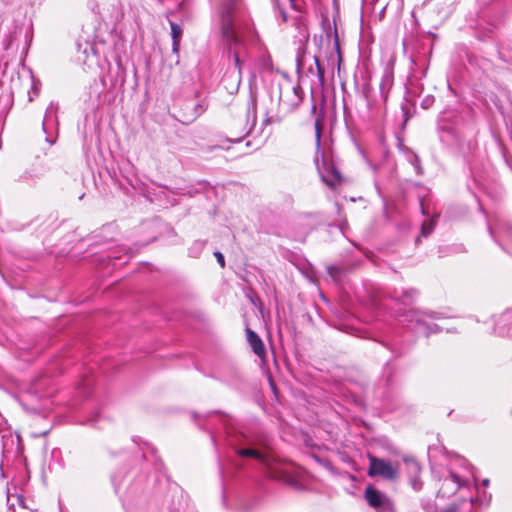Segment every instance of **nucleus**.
I'll return each mask as SVG.
<instances>
[{"instance_id": "nucleus-1", "label": "nucleus", "mask_w": 512, "mask_h": 512, "mask_svg": "<svg viewBox=\"0 0 512 512\" xmlns=\"http://www.w3.org/2000/svg\"><path fill=\"white\" fill-rule=\"evenodd\" d=\"M240 12V0H224L218 9V22L228 46L229 53L232 55L235 68L238 70L239 75L241 74V60L237 45L240 44V40L235 30V18Z\"/></svg>"}, {"instance_id": "nucleus-2", "label": "nucleus", "mask_w": 512, "mask_h": 512, "mask_svg": "<svg viewBox=\"0 0 512 512\" xmlns=\"http://www.w3.org/2000/svg\"><path fill=\"white\" fill-rule=\"evenodd\" d=\"M466 464V461L462 458H456L452 463L448 470L447 476L441 481L438 495L442 497H451L453 496L461 487L466 486L468 484V479L466 475L457 471V467L463 468Z\"/></svg>"}, {"instance_id": "nucleus-3", "label": "nucleus", "mask_w": 512, "mask_h": 512, "mask_svg": "<svg viewBox=\"0 0 512 512\" xmlns=\"http://www.w3.org/2000/svg\"><path fill=\"white\" fill-rule=\"evenodd\" d=\"M315 134H316V146H317V154L315 157V164L318 169V172L323 180L328 186L333 187L341 181L340 172L333 166L326 163L325 160L319 162V149L321 144V127L320 120H316L315 122Z\"/></svg>"}, {"instance_id": "nucleus-4", "label": "nucleus", "mask_w": 512, "mask_h": 512, "mask_svg": "<svg viewBox=\"0 0 512 512\" xmlns=\"http://www.w3.org/2000/svg\"><path fill=\"white\" fill-rule=\"evenodd\" d=\"M235 452L240 457H251L258 460L266 467L270 477L279 478L281 476L282 472L278 468V462L273 456L262 453L261 451L251 447L235 448Z\"/></svg>"}, {"instance_id": "nucleus-5", "label": "nucleus", "mask_w": 512, "mask_h": 512, "mask_svg": "<svg viewBox=\"0 0 512 512\" xmlns=\"http://www.w3.org/2000/svg\"><path fill=\"white\" fill-rule=\"evenodd\" d=\"M436 313H423L419 311L411 310L405 316L404 321L408 323V326L413 328L417 333H422L428 336L430 333L438 331V325L431 324L427 318H435Z\"/></svg>"}, {"instance_id": "nucleus-6", "label": "nucleus", "mask_w": 512, "mask_h": 512, "mask_svg": "<svg viewBox=\"0 0 512 512\" xmlns=\"http://www.w3.org/2000/svg\"><path fill=\"white\" fill-rule=\"evenodd\" d=\"M368 475L372 477L381 476L385 479L392 480L396 478L397 470L390 462L370 455Z\"/></svg>"}, {"instance_id": "nucleus-7", "label": "nucleus", "mask_w": 512, "mask_h": 512, "mask_svg": "<svg viewBox=\"0 0 512 512\" xmlns=\"http://www.w3.org/2000/svg\"><path fill=\"white\" fill-rule=\"evenodd\" d=\"M279 101L283 107L290 111L300 104L301 97L298 94L297 89L292 87L281 91Z\"/></svg>"}, {"instance_id": "nucleus-8", "label": "nucleus", "mask_w": 512, "mask_h": 512, "mask_svg": "<svg viewBox=\"0 0 512 512\" xmlns=\"http://www.w3.org/2000/svg\"><path fill=\"white\" fill-rule=\"evenodd\" d=\"M365 499L371 507L380 508L385 503V496L378 490L367 487L365 490Z\"/></svg>"}, {"instance_id": "nucleus-9", "label": "nucleus", "mask_w": 512, "mask_h": 512, "mask_svg": "<svg viewBox=\"0 0 512 512\" xmlns=\"http://www.w3.org/2000/svg\"><path fill=\"white\" fill-rule=\"evenodd\" d=\"M246 333H247V341L250 344L253 352L257 356L263 357L265 355V347H264V344H263L262 340L260 339V337L254 331H252L250 329H247Z\"/></svg>"}, {"instance_id": "nucleus-10", "label": "nucleus", "mask_w": 512, "mask_h": 512, "mask_svg": "<svg viewBox=\"0 0 512 512\" xmlns=\"http://www.w3.org/2000/svg\"><path fill=\"white\" fill-rule=\"evenodd\" d=\"M170 27H171V36H172V40H173L172 49H173L174 53H178L179 46H180V39L182 36V29L178 24H176L174 22H170Z\"/></svg>"}, {"instance_id": "nucleus-11", "label": "nucleus", "mask_w": 512, "mask_h": 512, "mask_svg": "<svg viewBox=\"0 0 512 512\" xmlns=\"http://www.w3.org/2000/svg\"><path fill=\"white\" fill-rule=\"evenodd\" d=\"M409 477L419 476L421 472V466L414 458H406L404 460Z\"/></svg>"}, {"instance_id": "nucleus-12", "label": "nucleus", "mask_w": 512, "mask_h": 512, "mask_svg": "<svg viewBox=\"0 0 512 512\" xmlns=\"http://www.w3.org/2000/svg\"><path fill=\"white\" fill-rule=\"evenodd\" d=\"M391 85H392V75L390 73H386L382 77L381 84H380L381 98H382L383 102H385L387 99V92H388L389 88L391 87Z\"/></svg>"}, {"instance_id": "nucleus-13", "label": "nucleus", "mask_w": 512, "mask_h": 512, "mask_svg": "<svg viewBox=\"0 0 512 512\" xmlns=\"http://www.w3.org/2000/svg\"><path fill=\"white\" fill-rule=\"evenodd\" d=\"M313 59H314V63H315V70L313 67H310L309 72L312 74H314V72H315L319 81L323 82L324 81V73H325L324 68L321 66L319 59L316 56H314Z\"/></svg>"}, {"instance_id": "nucleus-14", "label": "nucleus", "mask_w": 512, "mask_h": 512, "mask_svg": "<svg viewBox=\"0 0 512 512\" xmlns=\"http://www.w3.org/2000/svg\"><path fill=\"white\" fill-rule=\"evenodd\" d=\"M434 220L426 221L422 224L421 234L422 236H428L434 229Z\"/></svg>"}, {"instance_id": "nucleus-15", "label": "nucleus", "mask_w": 512, "mask_h": 512, "mask_svg": "<svg viewBox=\"0 0 512 512\" xmlns=\"http://www.w3.org/2000/svg\"><path fill=\"white\" fill-rule=\"evenodd\" d=\"M252 117V121L249 125V128L247 130V133L250 132V130L253 128V126L256 123V107L254 104H252L251 109L248 110V117Z\"/></svg>"}, {"instance_id": "nucleus-16", "label": "nucleus", "mask_w": 512, "mask_h": 512, "mask_svg": "<svg viewBox=\"0 0 512 512\" xmlns=\"http://www.w3.org/2000/svg\"><path fill=\"white\" fill-rule=\"evenodd\" d=\"M365 96L367 98V105L370 110H374L377 107V103L371 99L370 90L365 89Z\"/></svg>"}, {"instance_id": "nucleus-17", "label": "nucleus", "mask_w": 512, "mask_h": 512, "mask_svg": "<svg viewBox=\"0 0 512 512\" xmlns=\"http://www.w3.org/2000/svg\"><path fill=\"white\" fill-rule=\"evenodd\" d=\"M281 118L277 115H266V117L264 118L263 120V123L265 125H269V124H272V123H277V122H280Z\"/></svg>"}, {"instance_id": "nucleus-18", "label": "nucleus", "mask_w": 512, "mask_h": 512, "mask_svg": "<svg viewBox=\"0 0 512 512\" xmlns=\"http://www.w3.org/2000/svg\"><path fill=\"white\" fill-rule=\"evenodd\" d=\"M410 483L414 490L419 491L422 488V482L418 476L410 477Z\"/></svg>"}, {"instance_id": "nucleus-19", "label": "nucleus", "mask_w": 512, "mask_h": 512, "mask_svg": "<svg viewBox=\"0 0 512 512\" xmlns=\"http://www.w3.org/2000/svg\"><path fill=\"white\" fill-rule=\"evenodd\" d=\"M214 255H215V257H216V259H217L218 263L220 264V266H221V267H224V265H225V261H224V256H223V254H222V253H220V252H215V253H214Z\"/></svg>"}, {"instance_id": "nucleus-20", "label": "nucleus", "mask_w": 512, "mask_h": 512, "mask_svg": "<svg viewBox=\"0 0 512 512\" xmlns=\"http://www.w3.org/2000/svg\"><path fill=\"white\" fill-rule=\"evenodd\" d=\"M414 162H413V165L416 167L417 169V172L420 173V167L418 166V163H419V159L417 156H414Z\"/></svg>"}, {"instance_id": "nucleus-21", "label": "nucleus", "mask_w": 512, "mask_h": 512, "mask_svg": "<svg viewBox=\"0 0 512 512\" xmlns=\"http://www.w3.org/2000/svg\"><path fill=\"white\" fill-rule=\"evenodd\" d=\"M47 120H48V112L46 113V116H45L44 121H43V128H44V129H45V126H46Z\"/></svg>"}, {"instance_id": "nucleus-22", "label": "nucleus", "mask_w": 512, "mask_h": 512, "mask_svg": "<svg viewBox=\"0 0 512 512\" xmlns=\"http://www.w3.org/2000/svg\"><path fill=\"white\" fill-rule=\"evenodd\" d=\"M415 294H416V291L415 290H411L409 292V294H407V296L412 297V295H415Z\"/></svg>"}, {"instance_id": "nucleus-23", "label": "nucleus", "mask_w": 512, "mask_h": 512, "mask_svg": "<svg viewBox=\"0 0 512 512\" xmlns=\"http://www.w3.org/2000/svg\"><path fill=\"white\" fill-rule=\"evenodd\" d=\"M482 483H483L484 486H488L489 485V480L488 479H484Z\"/></svg>"}, {"instance_id": "nucleus-24", "label": "nucleus", "mask_w": 512, "mask_h": 512, "mask_svg": "<svg viewBox=\"0 0 512 512\" xmlns=\"http://www.w3.org/2000/svg\"><path fill=\"white\" fill-rule=\"evenodd\" d=\"M290 4L292 7H295V3H294V0H289Z\"/></svg>"}, {"instance_id": "nucleus-25", "label": "nucleus", "mask_w": 512, "mask_h": 512, "mask_svg": "<svg viewBox=\"0 0 512 512\" xmlns=\"http://www.w3.org/2000/svg\"><path fill=\"white\" fill-rule=\"evenodd\" d=\"M47 111H53V107H52V106H50V107L47 109Z\"/></svg>"}]
</instances>
